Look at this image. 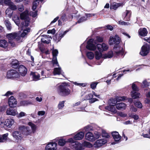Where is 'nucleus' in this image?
<instances>
[{
  "label": "nucleus",
  "mask_w": 150,
  "mask_h": 150,
  "mask_svg": "<svg viewBox=\"0 0 150 150\" xmlns=\"http://www.w3.org/2000/svg\"><path fill=\"white\" fill-rule=\"evenodd\" d=\"M20 18L22 20H24V22L21 23V26L22 29L23 30V32L21 34V37H24L30 32V29L29 28L27 27L30 25V19L29 17L28 11L26 10L23 12L21 13L20 16Z\"/></svg>",
  "instance_id": "f257e3e1"
},
{
  "label": "nucleus",
  "mask_w": 150,
  "mask_h": 150,
  "mask_svg": "<svg viewBox=\"0 0 150 150\" xmlns=\"http://www.w3.org/2000/svg\"><path fill=\"white\" fill-rule=\"evenodd\" d=\"M67 84L63 83L58 88V92L59 94L63 96H65L69 95L71 93L70 90L67 87Z\"/></svg>",
  "instance_id": "f03ea898"
},
{
  "label": "nucleus",
  "mask_w": 150,
  "mask_h": 150,
  "mask_svg": "<svg viewBox=\"0 0 150 150\" xmlns=\"http://www.w3.org/2000/svg\"><path fill=\"white\" fill-rule=\"evenodd\" d=\"M20 77V75L19 74L15 69L9 70L6 73V77L8 79H18Z\"/></svg>",
  "instance_id": "7ed1b4c3"
},
{
  "label": "nucleus",
  "mask_w": 150,
  "mask_h": 150,
  "mask_svg": "<svg viewBox=\"0 0 150 150\" xmlns=\"http://www.w3.org/2000/svg\"><path fill=\"white\" fill-rule=\"evenodd\" d=\"M113 55V52L112 51L109 52L108 53L102 55L101 53L96 51L95 52V56L96 59L97 60H99L102 58L105 59L107 58H111Z\"/></svg>",
  "instance_id": "20e7f679"
},
{
  "label": "nucleus",
  "mask_w": 150,
  "mask_h": 150,
  "mask_svg": "<svg viewBox=\"0 0 150 150\" xmlns=\"http://www.w3.org/2000/svg\"><path fill=\"white\" fill-rule=\"evenodd\" d=\"M68 141L71 142L72 144L71 145L72 148L75 149V150H83V149L82 147V145L81 144L79 143L78 142H76L74 143V140L73 138H70L68 139Z\"/></svg>",
  "instance_id": "39448f33"
},
{
  "label": "nucleus",
  "mask_w": 150,
  "mask_h": 150,
  "mask_svg": "<svg viewBox=\"0 0 150 150\" xmlns=\"http://www.w3.org/2000/svg\"><path fill=\"white\" fill-rule=\"evenodd\" d=\"M19 129L22 131V134L25 135H30L32 133L31 130L30 128L27 126H20L19 127Z\"/></svg>",
  "instance_id": "423d86ee"
},
{
  "label": "nucleus",
  "mask_w": 150,
  "mask_h": 150,
  "mask_svg": "<svg viewBox=\"0 0 150 150\" xmlns=\"http://www.w3.org/2000/svg\"><path fill=\"white\" fill-rule=\"evenodd\" d=\"M120 38L118 35L111 36L109 39V44L110 45L115 44L118 45L120 42Z\"/></svg>",
  "instance_id": "0eeeda50"
},
{
  "label": "nucleus",
  "mask_w": 150,
  "mask_h": 150,
  "mask_svg": "<svg viewBox=\"0 0 150 150\" xmlns=\"http://www.w3.org/2000/svg\"><path fill=\"white\" fill-rule=\"evenodd\" d=\"M114 51L116 56L121 55L123 54V50L122 47H121L119 45H115L114 47Z\"/></svg>",
  "instance_id": "6e6552de"
},
{
  "label": "nucleus",
  "mask_w": 150,
  "mask_h": 150,
  "mask_svg": "<svg viewBox=\"0 0 150 150\" xmlns=\"http://www.w3.org/2000/svg\"><path fill=\"white\" fill-rule=\"evenodd\" d=\"M150 50L149 45H146L142 46L141 51L140 52V54L143 56L146 55L149 53Z\"/></svg>",
  "instance_id": "1a4fd4ad"
},
{
  "label": "nucleus",
  "mask_w": 150,
  "mask_h": 150,
  "mask_svg": "<svg viewBox=\"0 0 150 150\" xmlns=\"http://www.w3.org/2000/svg\"><path fill=\"white\" fill-rule=\"evenodd\" d=\"M107 142V140L106 139H98L95 142L93 146L95 148H99Z\"/></svg>",
  "instance_id": "9d476101"
},
{
  "label": "nucleus",
  "mask_w": 150,
  "mask_h": 150,
  "mask_svg": "<svg viewBox=\"0 0 150 150\" xmlns=\"http://www.w3.org/2000/svg\"><path fill=\"white\" fill-rule=\"evenodd\" d=\"M94 40L92 39H90L87 42V45L86 46V48L91 50H94L96 48L95 45L94 44Z\"/></svg>",
  "instance_id": "9b49d317"
},
{
  "label": "nucleus",
  "mask_w": 150,
  "mask_h": 150,
  "mask_svg": "<svg viewBox=\"0 0 150 150\" xmlns=\"http://www.w3.org/2000/svg\"><path fill=\"white\" fill-rule=\"evenodd\" d=\"M57 144L55 142H50L48 143L45 148V150H56Z\"/></svg>",
  "instance_id": "f8f14e48"
},
{
  "label": "nucleus",
  "mask_w": 150,
  "mask_h": 150,
  "mask_svg": "<svg viewBox=\"0 0 150 150\" xmlns=\"http://www.w3.org/2000/svg\"><path fill=\"white\" fill-rule=\"evenodd\" d=\"M20 36L19 34L16 33L8 34L6 35V37L9 41H11L15 38L18 40V37L20 38Z\"/></svg>",
  "instance_id": "ddd939ff"
},
{
  "label": "nucleus",
  "mask_w": 150,
  "mask_h": 150,
  "mask_svg": "<svg viewBox=\"0 0 150 150\" xmlns=\"http://www.w3.org/2000/svg\"><path fill=\"white\" fill-rule=\"evenodd\" d=\"M53 58L52 62L54 66H55L56 65L58 66V64L57 62V56L58 54V51L57 50H54L52 51Z\"/></svg>",
  "instance_id": "4468645a"
},
{
  "label": "nucleus",
  "mask_w": 150,
  "mask_h": 150,
  "mask_svg": "<svg viewBox=\"0 0 150 150\" xmlns=\"http://www.w3.org/2000/svg\"><path fill=\"white\" fill-rule=\"evenodd\" d=\"M18 71L19 72L20 75L24 76L27 74V69L24 66L21 65L19 67Z\"/></svg>",
  "instance_id": "2eb2a0df"
},
{
  "label": "nucleus",
  "mask_w": 150,
  "mask_h": 150,
  "mask_svg": "<svg viewBox=\"0 0 150 150\" xmlns=\"http://www.w3.org/2000/svg\"><path fill=\"white\" fill-rule=\"evenodd\" d=\"M13 136L15 138V140L18 142L22 139L21 134L18 131H14L13 133Z\"/></svg>",
  "instance_id": "dca6fc26"
},
{
  "label": "nucleus",
  "mask_w": 150,
  "mask_h": 150,
  "mask_svg": "<svg viewBox=\"0 0 150 150\" xmlns=\"http://www.w3.org/2000/svg\"><path fill=\"white\" fill-rule=\"evenodd\" d=\"M98 50L100 52L106 51L108 49V46L106 44L103 43L102 44H98L97 45Z\"/></svg>",
  "instance_id": "f3484780"
},
{
  "label": "nucleus",
  "mask_w": 150,
  "mask_h": 150,
  "mask_svg": "<svg viewBox=\"0 0 150 150\" xmlns=\"http://www.w3.org/2000/svg\"><path fill=\"white\" fill-rule=\"evenodd\" d=\"M69 30H66L63 33H61L59 34V35H56L53 37V39L55 41L57 42H59L61 39L66 34L68 31Z\"/></svg>",
  "instance_id": "a211bd4d"
},
{
  "label": "nucleus",
  "mask_w": 150,
  "mask_h": 150,
  "mask_svg": "<svg viewBox=\"0 0 150 150\" xmlns=\"http://www.w3.org/2000/svg\"><path fill=\"white\" fill-rule=\"evenodd\" d=\"M8 103L9 106L11 107H14L16 106L17 102L16 100L13 96H11L9 98Z\"/></svg>",
  "instance_id": "6ab92c4d"
},
{
  "label": "nucleus",
  "mask_w": 150,
  "mask_h": 150,
  "mask_svg": "<svg viewBox=\"0 0 150 150\" xmlns=\"http://www.w3.org/2000/svg\"><path fill=\"white\" fill-rule=\"evenodd\" d=\"M131 15V12L130 11L126 10L123 13V16L124 17V19L127 21H129Z\"/></svg>",
  "instance_id": "aec40b11"
},
{
  "label": "nucleus",
  "mask_w": 150,
  "mask_h": 150,
  "mask_svg": "<svg viewBox=\"0 0 150 150\" xmlns=\"http://www.w3.org/2000/svg\"><path fill=\"white\" fill-rule=\"evenodd\" d=\"M17 113V110L11 108H8L6 111V114L8 115L15 116Z\"/></svg>",
  "instance_id": "412c9836"
},
{
  "label": "nucleus",
  "mask_w": 150,
  "mask_h": 150,
  "mask_svg": "<svg viewBox=\"0 0 150 150\" xmlns=\"http://www.w3.org/2000/svg\"><path fill=\"white\" fill-rule=\"evenodd\" d=\"M85 138L87 140L90 142L94 141V134L90 132H88L86 134Z\"/></svg>",
  "instance_id": "4be33fe9"
},
{
  "label": "nucleus",
  "mask_w": 150,
  "mask_h": 150,
  "mask_svg": "<svg viewBox=\"0 0 150 150\" xmlns=\"http://www.w3.org/2000/svg\"><path fill=\"white\" fill-rule=\"evenodd\" d=\"M112 136L115 142H119L121 139L120 136L118 132L116 131H114L112 133Z\"/></svg>",
  "instance_id": "5701e85b"
},
{
  "label": "nucleus",
  "mask_w": 150,
  "mask_h": 150,
  "mask_svg": "<svg viewBox=\"0 0 150 150\" xmlns=\"http://www.w3.org/2000/svg\"><path fill=\"white\" fill-rule=\"evenodd\" d=\"M94 15L93 14H86V16H83L81 17L78 21L76 23V24L77 23H80L84 21H86L87 20V18L91 16H92Z\"/></svg>",
  "instance_id": "b1692460"
},
{
  "label": "nucleus",
  "mask_w": 150,
  "mask_h": 150,
  "mask_svg": "<svg viewBox=\"0 0 150 150\" xmlns=\"http://www.w3.org/2000/svg\"><path fill=\"white\" fill-rule=\"evenodd\" d=\"M148 31L145 28H140L138 30V33L140 36L144 37L146 35Z\"/></svg>",
  "instance_id": "393cba45"
},
{
  "label": "nucleus",
  "mask_w": 150,
  "mask_h": 150,
  "mask_svg": "<svg viewBox=\"0 0 150 150\" xmlns=\"http://www.w3.org/2000/svg\"><path fill=\"white\" fill-rule=\"evenodd\" d=\"M126 104L123 103H117L116 105V107L118 110H124L126 109Z\"/></svg>",
  "instance_id": "a878e982"
},
{
  "label": "nucleus",
  "mask_w": 150,
  "mask_h": 150,
  "mask_svg": "<svg viewBox=\"0 0 150 150\" xmlns=\"http://www.w3.org/2000/svg\"><path fill=\"white\" fill-rule=\"evenodd\" d=\"M122 4L118 3L116 2H113L111 3L110 5V8L113 9L114 10H116L118 7L122 6Z\"/></svg>",
  "instance_id": "bb28decb"
},
{
  "label": "nucleus",
  "mask_w": 150,
  "mask_h": 150,
  "mask_svg": "<svg viewBox=\"0 0 150 150\" xmlns=\"http://www.w3.org/2000/svg\"><path fill=\"white\" fill-rule=\"evenodd\" d=\"M115 105H110L107 106L105 107V109L110 111L114 114L116 113L117 111L114 106Z\"/></svg>",
  "instance_id": "cd10ccee"
},
{
  "label": "nucleus",
  "mask_w": 150,
  "mask_h": 150,
  "mask_svg": "<svg viewBox=\"0 0 150 150\" xmlns=\"http://www.w3.org/2000/svg\"><path fill=\"white\" fill-rule=\"evenodd\" d=\"M84 136V133L82 132H80L74 136V139L76 140H81L83 138Z\"/></svg>",
  "instance_id": "c85d7f7f"
},
{
  "label": "nucleus",
  "mask_w": 150,
  "mask_h": 150,
  "mask_svg": "<svg viewBox=\"0 0 150 150\" xmlns=\"http://www.w3.org/2000/svg\"><path fill=\"white\" fill-rule=\"evenodd\" d=\"M8 43L5 40H0V47L6 49L8 47Z\"/></svg>",
  "instance_id": "c756f323"
},
{
  "label": "nucleus",
  "mask_w": 150,
  "mask_h": 150,
  "mask_svg": "<svg viewBox=\"0 0 150 150\" xmlns=\"http://www.w3.org/2000/svg\"><path fill=\"white\" fill-rule=\"evenodd\" d=\"M14 123V120L12 119H8L5 120V126L10 127Z\"/></svg>",
  "instance_id": "7c9ffc66"
},
{
  "label": "nucleus",
  "mask_w": 150,
  "mask_h": 150,
  "mask_svg": "<svg viewBox=\"0 0 150 150\" xmlns=\"http://www.w3.org/2000/svg\"><path fill=\"white\" fill-rule=\"evenodd\" d=\"M11 66L13 68H17L19 65L18 61L16 59H13L11 63Z\"/></svg>",
  "instance_id": "2f4dec72"
},
{
  "label": "nucleus",
  "mask_w": 150,
  "mask_h": 150,
  "mask_svg": "<svg viewBox=\"0 0 150 150\" xmlns=\"http://www.w3.org/2000/svg\"><path fill=\"white\" fill-rule=\"evenodd\" d=\"M30 74L32 76V77L34 80L36 81L39 79L40 75L37 73L31 72Z\"/></svg>",
  "instance_id": "473e14b6"
},
{
  "label": "nucleus",
  "mask_w": 150,
  "mask_h": 150,
  "mask_svg": "<svg viewBox=\"0 0 150 150\" xmlns=\"http://www.w3.org/2000/svg\"><path fill=\"white\" fill-rule=\"evenodd\" d=\"M62 71L61 70V68H55L54 69L53 72V74L54 75H60L61 74Z\"/></svg>",
  "instance_id": "72a5a7b5"
},
{
  "label": "nucleus",
  "mask_w": 150,
  "mask_h": 150,
  "mask_svg": "<svg viewBox=\"0 0 150 150\" xmlns=\"http://www.w3.org/2000/svg\"><path fill=\"white\" fill-rule=\"evenodd\" d=\"M8 136V133H6L2 135L1 137H0V142H6Z\"/></svg>",
  "instance_id": "f704fd0d"
},
{
  "label": "nucleus",
  "mask_w": 150,
  "mask_h": 150,
  "mask_svg": "<svg viewBox=\"0 0 150 150\" xmlns=\"http://www.w3.org/2000/svg\"><path fill=\"white\" fill-rule=\"evenodd\" d=\"M134 93H132V92L131 93V95L133 99H135L139 98L140 96V94L137 91L134 92Z\"/></svg>",
  "instance_id": "c9c22d12"
},
{
  "label": "nucleus",
  "mask_w": 150,
  "mask_h": 150,
  "mask_svg": "<svg viewBox=\"0 0 150 150\" xmlns=\"http://www.w3.org/2000/svg\"><path fill=\"white\" fill-rule=\"evenodd\" d=\"M28 125L30 126L32 129V132L34 133L36 131L37 127L36 125L31 122H29L28 123Z\"/></svg>",
  "instance_id": "e433bc0d"
},
{
  "label": "nucleus",
  "mask_w": 150,
  "mask_h": 150,
  "mask_svg": "<svg viewBox=\"0 0 150 150\" xmlns=\"http://www.w3.org/2000/svg\"><path fill=\"white\" fill-rule=\"evenodd\" d=\"M109 104L110 105H115L117 103V100L116 98H111L108 101Z\"/></svg>",
  "instance_id": "4c0bfd02"
},
{
  "label": "nucleus",
  "mask_w": 150,
  "mask_h": 150,
  "mask_svg": "<svg viewBox=\"0 0 150 150\" xmlns=\"http://www.w3.org/2000/svg\"><path fill=\"white\" fill-rule=\"evenodd\" d=\"M4 22L7 29L8 30H11L12 27L11 24L9 21L7 20H6L4 21Z\"/></svg>",
  "instance_id": "58836bf2"
},
{
  "label": "nucleus",
  "mask_w": 150,
  "mask_h": 150,
  "mask_svg": "<svg viewBox=\"0 0 150 150\" xmlns=\"http://www.w3.org/2000/svg\"><path fill=\"white\" fill-rule=\"evenodd\" d=\"M41 41L44 43L48 44L50 42V40L47 36H45L41 38Z\"/></svg>",
  "instance_id": "ea45409f"
},
{
  "label": "nucleus",
  "mask_w": 150,
  "mask_h": 150,
  "mask_svg": "<svg viewBox=\"0 0 150 150\" xmlns=\"http://www.w3.org/2000/svg\"><path fill=\"white\" fill-rule=\"evenodd\" d=\"M132 90L131 92H132V93H134V92L138 91L139 90V88L134 83L132 84Z\"/></svg>",
  "instance_id": "a19ab883"
},
{
  "label": "nucleus",
  "mask_w": 150,
  "mask_h": 150,
  "mask_svg": "<svg viewBox=\"0 0 150 150\" xmlns=\"http://www.w3.org/2000/svg\"><path fill=\"white\" fill-rule=\"evenodd\" d=\"M13 13V11L10 8H8L6 11V15L10 18L11 17Z\"/></svg>",
  "instance_id": "79ce46f5"
},
{
  "label": "nucleus",
  "mask_w": 150,
  "mask_h": 150,
  "mask_svg": "<svg viewBox=\"0 0 150 150\" xmlns=\"http://www.w3.org/2000/svg\"><path fill=\"white\" fill-rule=\"evenodd\" d=\"M86 55L88 58L90 59H93L94 57V54L93 52H86Z\"/></svg>",
  "instance_id": "37998d69"
},
{
  "label": "nucleus",
  "mask_w": 150,
  "mask_h": 150,
  "mask_svg": "<svg viewBox=\"0 0 150 150\" xmlns=\"http://www.w3.org/2000/svg\"><path fill=\"white\" fill-rule=\"evenodd\" d=\"M39 2L38 0H35L33 2L32 7V9L33 11L36 9L37 6L39 5Z\"/></svg>",
  "instance_id": "c03bdc74"
},
{
  "label": "nucleus",
  "mask_w": 150,
  "mask_h": 150,
  "mask_svg": "<svg viewBox=\"0 0 150 150\" xmlns=\"http://www.w3.org/2000/svg\"><path fill=\"white\" fill-rule=\"evenodd\" d=\"M146 98L145 100V103L150 105V91H149L148 93L146 94Z\"/></svg>",
  "instance_id": "a18cd8bd"
},
{
  "label": "nucleus",
  "mask_w": 150,
  "mask_h": 150,
  "mask_svg": "<svg viewBox=\"0 0 150 150\" xmlns=\"http://www.w3.org/2000/svg\"><path fill=\"white\" fill-rule=\"evenodd\" d=\"M13 20L14 21L17 25L19 24V18L17 15H15L12 18Z\"/></svg>",
  "instance_id": "49530a36"
},
{
  "label": "nucleus",
  "mask_w": 150,
  "mask_h": 150,
  "mask_svg": "<svg viewBox=\"0 0 150 150\" xmlns=\"http://www.w3.org/2000/svg\"><path fill=\"white\" fill-rule=\"evenodd\" d=\"M66 143V141L65 139H59L58 141V144L60 146H64Z\"/></svg>",
  "instance_id": "de8ad7c7"
},
{
  "label": "nucleus",
  "mask_w": 150,
  "mask_h": 150,
  "mask_svg": "<svg viewBox=\"0 0 150 150\" xmlns=\"http://www.w3.org/2000/svg\"><path fill=\"white\" fill-rule=\"evenodd\" d=\"M103 41V38L101 37L97 36L96 37L94 43L96 44L98 42H101Z\"/></svg>",
  "instance_id": "09e8293b"
},
{
  "label": "nucleus",
  "mask_w": 150,
  "mask_h": 150,
  "mask_svg": "<svg viewBox=\"0 0 150 150\" xmlns=\"http://www.w3.org/2000/svg\"><path fill=\"white\" fill-rule=\"evenodd\" d=\"M9 6L10 7L9 8H10L11 10H15L17 9V7L16 5L14 4L13 3H11L10 5H9Z\"/></svg>",
  "instance_id": "8fccbe9b"
},
{
  "label": "nucleus",
  "mask_w": 150,
  "mask_h": 150,
  "mask_svg": "<svg viewBox=\"0 0 150 150\" xmlns=\"http://www.w3.org/2000/svg\"><path fill=\"white\" fill-rule=\"evenodd\" d=\"M64 101L60 102L58 105V109H62L64 106Z\"/></svg>",
  "instance_id": "3c124183"
},
{
  "label": "nucleus",
  "mask_w": 150,
  "mask_h": 150,
  "mask_svg": "<svg viewBox=\"0 0 150 150\" xmlns=\"http://www.w3.org/2000/svg\"><path fill=\"white\" fill-rule=\"evenodd\" d=\"M135 106L138 108H141L142 107V105L141 102L137 101L134 103Z\"/></svg>",
  "instance_id": "603ef678"
},
{
  "label": "nucleus",
  "mask_w": 150,
  "mask_h": 150,
  "mask_svg": "<svg viewBox=\"0 0 150 150\" xmlns=\"http://www.w3.org/2000/svg\"><path fill=\"white\" fill-rule=\"evenodd\" d=\"M83 144L84 146L89 148L92 147L93 146L90 143L86 141L84 142Z\"/></svg>",
  "instance_id": "864d4df0"
},
{
  "label": "nucleus",
  "mask_w": 150,
  "mask_h": 150,
  "mask_svg": "<svg viewBox=\"0 0 150 150\" xmlns=\"http://www.w3.org/2000/svg\"><path fill=\"white\" fill-rule=\"evenodd\" d=\"M100 136V134L98 132H96L94 134V141L96 139H98Z\"/></svg>",
  "instance_id": "5fc2aeb1"
},
{
  "label": "nucleus",
  "mask_w": 150,
  "mask_h": 150,
  "mask_svg": "<svg viewBox=\"0 0 150 150\" xmlns=\"http://www.w3.org/2000/svg\"><path fill=\"white\" fill-rule=\"evenodd\" d=\"M117 100V102H120L121 101H122L125 100H126V97L125 96L121 97H118L116 99Z\"/></svg>",
  "instance_id": "6e6d98bb"
},
{
  "label": "nucleus",
  "mask_w": 150,
  "mask_h": 150,
  "mask_svg": "<svg viewBox=\"0 0 150 150\" xmlns=\"http://www.w3.org/2000/svg\"><path fill=\"white\" fill-rule=\"evenodd\" d=\"M73 83L75 85L79 86H81L83 87H85L86 86V84L85 83H77L76 82H73Z\"/></svg>",
  "instance_id": "4d7b16f0"
},
{
  "label": "nucleus",
  "mask_w": 150,
  "mask_h": 150,
  "mask_svg": "<svg viewBox=\"0 0 150 150\" xmlns=\"http://www.w3.org/2000/svg\"><path fill=\"white\" fill-rule=\"evenodd\" d=\"M98 82H92L91 85V88L93 89H95L96 86L97 84H98Z\"/></svg>",
  "instance_id": "13d9d810"
},
{
  "label": "nucleus",
  "mask_w": 150,
  "mask_h": 150,
  "mask_svg": "<svg viewBox=\"0 0 150 150\" xmlns=\"http://www.w3.org/2000/svg\"><path fill=\"white\" fill-rule=\"evenodd\" d=\"M93 97V95L92 94H89L85 96V99L86 100H89L91 98Z\"/></svg>",
  "instance_id": "bf43d9fd"
},
{
  "label": "nucleus",
  "mask_w": 150,
  "mask_h": 150,
  "mask_svg": "<svg viewBox=\"0 0 150 150\" xmlns=\"http://www.w3.org/2000/svg\"><path fill=\"white\" fill-rule=\"evenodd\" d=\"M5 121L4 122L2 119H0V125H1V127H4L5 126Z\"/></svg>",
  "instance_id": "052dcab7"
},
{
  "label": "nucleus",
  "mask_w": 150,
  "mask_h": 150,
  "mask_svg": "<svg viewBox=\"0 0 150 150\" xmlns=\"http://www.w3.org/2000/svg\"><path fill=\"white\" fill-rule=\"evenodd\" d=\"M30 14L33 17H35L37 15V12L36 11L34 12L31 11L30 13Z\"/></svg>",
  "instance_id": "680f3d73"
},
{
  "label": "nucleus",
  "mask_w": 150,
  "mask_h": 150,
  "mask_svg": "<svg viewBox=\"0 0 150 150\" xmlns=\"http://www.w3.org/2000/svg\"><path fill=\"white\" fill-rule=\"evenodd\" d=\"M98 100V99L96 98H91L89 100V102L90 103H92Z\"/></svg>",
  "instance_id": "e2e57ef3"
},
{
  "label": "nucleus",
  "mask_w": 150,
  "mask_h": 150,
  "mask_svg": "<svg viewBox=\"0 0 150 150\" xmlns=\"http://www.w3.org/2000/svg\"><path fill=\"white\" fill-rule=\"evenodd\" d=\"M84 129L86 131H88L92 130V128L89 126H87L84 128Z\"/></svg>",
  "instance_id": "0e129e2a"
},
{
  "label": "nucleus",
  "mask_w": 150,
  "mask_h": 150,
  "mask_svg": "<svg viewBox=\"0 0 150 150\" xmlns=\"http://www.w3.org/2000/svg\"><path fill=\"white\" fill-rule=\"evenodd\" d=\"M45 113L44 111H40L38 112V115L39 116H43L45 114Z\"/></svg>",
  "instance_id": "69168bd1"
},
{
  "label": "nucleus",
  "mask_w": 150,
  "mask_h": 150,
  "mask_svg": "<svg viewBox=\"0 0 150 150\" xmlns=\"http://www.w3.org/2000/svg\"><path fill=\"white\" fill-rule=\"evenodd\" d=\"M130 116L135 120H137L139 119L138 116L136 115H132Z\"/></svg>",
  "instance_id": "338daca9"
},
{
  "label": "nucleus",
  "mask_w": 150,
  "mask_h": 150,
  "mask_svg": "<svg viewBox=\"0 0 150 150\" xmlns=\"http://www.w3.org/2000/svg\"><path fill=\"white\" fill-rule=\"evenodd\" d=\"M18 9L19 11H23L24 9V6L23 5H19L18 7Z\"/></svg>",
  "instance_id": "774afa93"
}]
</instances>
